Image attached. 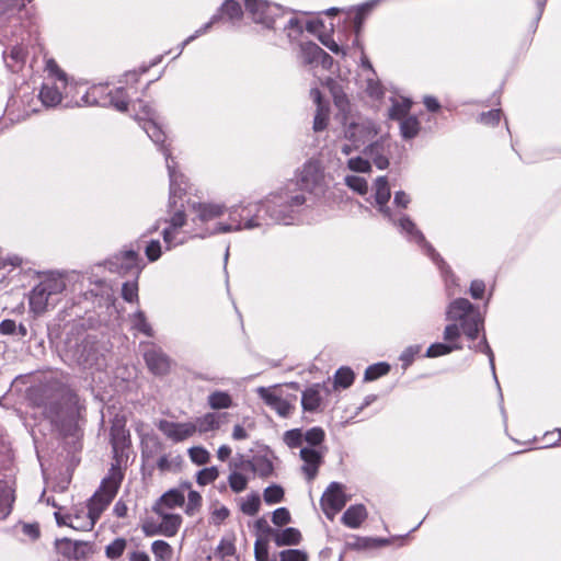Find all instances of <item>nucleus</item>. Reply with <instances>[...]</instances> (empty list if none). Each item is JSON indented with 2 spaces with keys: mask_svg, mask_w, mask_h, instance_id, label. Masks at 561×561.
<instances>
[{
  "mask_svg": "<svg viewBox=\"0 0 561 561\" xmlns=\"http://www.w3.org/2000/svg\"><path fill=\"white\" fill-rule=\"evenodd\" d=\"M305 203L306 196L304 193L286 186L267 197L263 205L265 215L271 221L289 225L296 219Z\"/></svg>",
  "mask_w": 561,
  "mask_h": 561,
  "instance_id": "obj_1",
  "label": "nucleus"
},
{
  "mask_svg": "<svg viewBox=\"0 0 561 561\" xmlns=\"http://www.w3.org/2000/svg\"><path fill=\"white\" fill-rule=\"evenodd\" d=\"M176 193L174 196H172V193L170 192L169 197V209H170V217L167 219H163V222L168 226L162 230V237L165 244L167 250H171L178 245H181L187 241L190 236H187L185 232H183L181 229L186 222V216L184 213L183 205L181 204L178 206L176 198H181L183 194L186 192V182L184 176L182 179L178 180V183L175 185ZM162 222V219L157 220L154 225V230H157Z\"/></svg>",
  "mask_w": 561,
  "mask_h": 561,
  "instance_id": "obj_2",
  "label": "nucleus"
},
{
  "mask_svg": "<svg viewBox=\"0 0 561 561\" xmlns=\"http://www.w3.org/2000/svg\"><path fill=\"white\" fill-rule=\"evenodd\" d=\"M139 111L136 114V119L142 122V129L148 137L159 147V150L164 154L169 178L171 180L172 196L176 193L175 185L179 179L183 178L182 173L176 171L175 161L171 156L169 147L164 144L165 135L156 121L154 110L141 100L137 101Z\"/></svg>",
  "mask_w": 561,
  "mask_h": 561,
  "instance_id": "obj_3",
  "label": "nucleus"
},
{
  "mask_svg": "<svg viewBox=\"0 0 561 561\" xmlns=\"http://www.w3.org/2000/svg\"><path fill=\"white\" fill-rule=\"evenodd\" d=\"M262 210H264L263 202L233 206L229 210V222L217 224L211 233L231 232L243 229L250 230L268 225L265 217L261 215Z\"/></svg>",
  "mask_w": 561,
  "mask_h": 561,
  "instance_id": "obj_4",
  "label": "nucleus"
},
{
  "mask_svg": "<svg viewBox=\"0 0 561 561\" xmlns=\"http://www.w3.org/2000/svg\"><path fill=\"white\" fill-rule=\"evenodd\" d=\"M66 288L65 279L57 274L46 275L30 293V310L35 314L44 313L54 307Z\"/></svg>",
  "mask_w": 561,
  "mask_h": 561,
  "instance_id": "obj_5",
  "label": "nucleus"
},
{
  "mask_svg": "<svg viewBox=\"0 0 561 561\" xmlns=\"http://www.w3.org/2000/svg\"><path fill=\"white\" fill-rule=\"evenodd\" d=\"M123 479L124 473L122 472L121 467L117 465H112L107 476L103 478L99 489L91 496L87 504V512L94 518L95 522L99 520L102 513L107 508V506L116 496Z\"/></svg>",
  "mask_w": 561,
  "mask_h": 561,
  "instance_id": "obj_6",
  "label": "nucleus"
},
{
  "mask_svg": "<svg viewBox=\"0 0 561 561\" xmlns=\"http://www.w3.org/2000/svg\"><path fill=\"white\" fill-rule=\"evenodd\" d=\"M447 320L459 321L462 332L469 340L477 339L483 329V318L480 311L465 298L453 300L446 311Z\"/></svg>",
  "mask_w": 561,
  "mask_h": 561,
  "instance_id": "obj_7",
  "label": "nucleus"
},
{
  "mask_svg": "<svg viewBox=\"0 0 561 561\" xmlns=\"http://www.w3.org/2000/svg\"><path fill=\"white\" fill-rule=\"evenodd\" d=\"M78 105H99L114 107L119 112L128 108V98L124 88L110 89L107 84H94L81 96Z\"/></svg>",
  "mask_w": 561,
  "mask_h": 561,
  "instance_id": "obj_8",
  "label": "nucleus"
},
{
  "mask_svg": "<svg viewBox=\"0 0 561 561\" xmlns=\"http://www.w3.org/2000/svg\"><path fill=\"white\" fill-rule=\"evenodd\" d=\"M393 219L394 221L391 222L397 226L410 241L417 243L422 248L425 254L437 265L444 276L451 274L449 266L446 265L442 256L436 252L432 244L426 241L422 231L417 229L416 225L409 216L401 215L397 217L393 214Z\"/></svg>",
  "mask_w": 561,
  "mask_h": 561,
  "instance_id": "obj_9",
  "label": "nucleus"
},
{
  "mask_svg": "<svg viewBox=\"0 0 561 561\" xmlns=\"http://www.w3.org/2000/svg\"><path fill=\"white\" fill-rule=\"evenodd\" d=\"M324 185V172L321 163L317 160L307 161L298 173L297 182L289 183L291 190L304 193H317L322 191Z\"/></svg>",
  "mask_w": 561,
  "mask_h": 561,
  "instance_id": "obj_10",
  "label": "nucleus"
},
{
  "mask_svg": "<svg viewBox=\"0 0 561 561\" xmlns=\"http://www.w3.org/2000/svg\"><path fill=\"white\" fill-rule=\"evenodd\" d=\"M140 262L141 260L138 252L129 249L123 250L113 255L106 262V265L111 272H115L121 275L130 274L137 278L144 267L140 265Z\"/></svg>",
  "mask_w": 561,
  "mask_h": 561,
  "instance_id": "obj_11",
  "label": "nucleus"
},
{
  "mask_svg": "<svg viewBox=\"0 0 561 561\" xmlns=\"http://www.w3.org/2000/svg\"><path fill=\"white\" fill-rule=\"evenodd\" d=\"M245 9L255 23L273 27L276 18L282 15V8L265 0H244Z\"/></svg>",
  "mask_w": 561,
  "mask_h": 561,
  "instance_id": "obj_12",
  "label": "nucleus"
},
{
  "mask_svg": "<svg viewBox=\"0 0 561 561\" xmlns=\"http://www.w3.org/2000/svg\"><path fill=\"white\" fill-rule=\"evenodd\" d=\"M347 497L343 491V485L339 482H331L324 491L320 504L324 515L333 519L346 504Z\"/></svg>",
  "mask_w": 561,
  "mask_h": 561,
  "instance_id": "obj_13",
  "label": "nucleus"
},
{
  "mask_svg": "<svg viewBox=\"0 0 561 561\" xmlns=\"http://www.w3.org/2000/svg\"><path fill=\"white\" fill-rule=\"evenodd\" d=\"M378 134L375 123L370 119H362L350 123L344 130V136L355 148H359L366 141L373 139Z\"/></svg>",
  "mask_w": 561,
  "mask_h": 561,
  "instance_id": "obj_14",
  "label": "nucleus"
},
{
  "mask_svg": "<svg viewBox=\"0 0 561 561\" xmlns=\"http://www.w3.org/2000/svg\"><path fill=\"white\" fill-rule=\"evenodd\" d=\"M158 430L171 442L181 443L195 435L193 422H173L169 420H159Z\"/></svg>",
  "mask_w": 561,
  "mask_h": 561,
  "instance_id": "obj_15",
  "label": "nucleus"
},
{
  "mask_svg": "<svg viewBox=\"0 0 561 561\" xmlns=\"http://www.w3.org/2000/svg\"><path fill=\"white\" fill-rule=\"evenodd\" d=\"M234 469H249L261 478L272 476L274 466L272 460L265 455H256L252 459H244L240 456L239 461H233Z\"/></svg>",
  "mask_w": 561,
  "mask_h": 561,
  "instance_id": "obj_16",
  "label": "nucleus"
},
{
  "mask_svg": "<svg viewBox=\"0 0 561 561\" xmlns=\"http://www.w3.org/2000/svg\"><path fill=\"white\" fill-rule=\"evenodd\" d=\"M145 362L149 370L159 376H163L170 371L171 360L163 351L153 344L149 345L144 353Z\"/></svg>",
  "mask_w": 561,
  "mask_h": 561,
  "instance_id": "obj_17",
  "label": "nucleus"
},
{
  "mask_svg": "<svg viewBox=\"0 0 561 561\" xmlns=\"http://www.w3.org/2000/svg\"><path fill=\"white\" fill-rule=\"evenodd\" d=\"M228 413L226 412H207L195 419L193 425L195 434L204 435L209 432L218 431L224 423L227 422Z\"/></svg>",
  "mask_w": 561,
  "mask_h": 561,
  "instance_id": "obj_18",
  "label": "nucleus"
},
{
  "mask_svg": "<svg viewBox=\"0 0 561 561\" xmlns=\"http://www.w3.org/2000/svg\"><path fill=\"white\" fill-rule=\"evenodd\" d=\"M259 397L280 416H288L293 412V405L271 388L260 387L256 390Z\"/></svg>",
  "mask_w": 561,
  "mask_h": 561,
  "instance_id": "obj_19",
  "label": "nucleus"
},
{
  "mask_svg": "<svg viewBox=\"0 0 561 561\" xmlns=\"http://www.w3.org/2000/svg\"><path fill=\"white\" fill-rule=\"evenodd\" d=\"M364 153L373 160L379 170L387 169L389 165V139L381 137L379 140L366 147Z\"/></svg>",
  "mask_w": 561,
  "mask_h": 561,
  "instance_id": "obj_20",
  "label": "nucleus"
},
{
  "mask_svg": "<svg viewBox=\"0 0 561 561\" xmlns=\"http://www.w3.org/2000/svg\"><path fill=\"white\" fill-rule=\"evenodd\" d=\"M390 187L386 176H379L375 181V201L378 205L379 211L382 214L385 218L389 221H394L393 213L387 206L390 199Z\"/></svg>",
  "mask_w": 561,
  "mask_h": 561,
  "instance_id": "obj_21",
  "label": "nucleus"
},
{
  "mask_svg": "<svg viewBox=\"0 0 561 561\" xmlns=\"http://www.w3.org/2000/svg\"><path fill=\"white\" fill-rule=\"evenodd\" d=\"M300 458L304 461L301 470L308 481H312L322 463V454L314 448L302 447L300 449Z\"/></svg>",
  "mask_w": 561,
  "mask_h": 561,
  "instance_id": "obj_22",
  "label": "nucleus"
},
{
  "mask_svg": "<svg viewBox=\"0 0 561 561\" xmlns=\"http://www.w3.org/2000/svg\"><path fill=\"white\" fill-rule=\"evenodd\" d=\"M111 445L113 449L114 458L116 459V463L119 467V457L123 454L124 449L128 445L129 433L126 430L125 425L119 421L113 423L110 430Z\"/></svg>",
  "mask_w": 561,
  "mask_h": 561,
  "instance_id": "obj_23",
  "label": "nucleus"
},
{
  "mask_svg": "<svg viewBox=\"0 0 561 561\" xmlns=\"http://www.w3.org/2000/svg\"><path fill=\"white\" fill-rule=\"evenodd\" d=\"M62 87L59 81L46 80L39 91V99L45 106H56L61 102Z\"/></svg>",
  "mask_w": 561,
  "mask_h": 561,
  "instance_id": "obj_24",
  "label": "nucleus"
},
{
  "mask_svg": "<svg viewBox=\"0 0 561 561\" xmlns=\"http://www.w3.org/2000/svg\"><path fill=\"white\" fill-rule=\"evenodd\" d=\"M185 504L184 493L178 489L165 492L153 506L154 513L170 512L175 507H182Z\"/></svg>",
  "mask_w": 561,
  "mask_h": 561,
  "instance_id": "obj_25",
  "label": "nucleus"
},
{
  "mask_svg": "<svg viewBox=\"0 0 561 561\" xmlns=\"http://www.w3.org/2000/svg\"><path fill=\"white\" fill-rule=\"evenodd\" d=\"M367 517L366 507L363 504L350 506L342 516V522L350 528H358Z\"/></svg>",
  "mask_w": 561,
  "mask_h": 561,
  "instance_id": "obj_26",
  "label": "nucleus"
},
{
  "mask_svg": "<svg viewBox=\"0 0 561 561\" xmlns=\"http://www.w3.org/2000/svg\"><path fill=\"white\" fill-rule=\"evenodd\" d=\"M157 514L161 518V522L159 524L161 535L167 537L174 536L182 524V517L179 514H172L171 512L164 511H162V513Z\"/></svg>",
  "mask_w": 561,
  "mask_h": 561,
  "instance_id": "obj_27",
  "label": "nucleus"
},
{
  "mask_svg": "<svg viewBox=\"0 0 561 561\" xmlns=\"http://www.w3.org/2000/svg\"><path fill=\"white\" fill-rule=\"evenodd\" d=\"M67 519L69 520V527L83 531L92 530L96 523L84 508L77 511L75 514H68Z\"/></svg>",
  "mask_w": 561,
  "mask_h": 561,
  "instance_id": "obj_28",
  "label": "nucleus"
},
{
  "mask_svg": "<svg viewBox=\"0 0 561 561\" xmlns=\"http://www.w3.org/2000/svg\"><path fill=\"white\" fill-rule=\"evenodd\" d=\"M319 388L320 385H313L302 392L301 405L305 411L314 412L319 409L322 401Z\"/></svg>",
  "mask_w": 561,
  "mask_h": 561,
  "instance_id": "obj_29",
  "label": "nucleus"
},
{
  "mask_svg": "<svg viewBox=\"0 0 561 561\" xmlns=\"http://www.w3.org/2000/svg\"><path fill=\"white\" fill-rule=\"evenodd\" d=\"M276 546L298 545L301 540V534L297 528L288 527L283 530H274L273 534Z\"/></svg>",
  "mask_w": 561,
  "mask_h": 561,
  "instance_id": "obj_30",
  "label": "nucleus"
},
{
  "mask_svg": "<svg viewBox=\"0 0 561 561\" xmlns=\"http://www.w3.org/2000/svg\"><path fill=\"white\" fill-rule=\"evenodd\" d=\"M14 500L13 489L5 482L0 481V519L5 518L11 513Z\"/></svg>",
  "mask_w": 561,
  "mask_h": 561,
  "instance_id": "obj_31",
  "label": "nucleus"
},
{
  "mask_svg": "<svg viewBox=\"0 0 561 561\" xmlns=\"http://www.w3.org/2000/svg\"><path fill=\"white\" fill-rule=\"evenodd\" d=\"M207 404L213 410H222L231 408L233 401L228 392L216 390L207 397Z\"/></svg>",
  "mask_w": 561,
  "mask_h": 561,
  "instance_id": "obj_32",
  "label": "nucleus"
},
{
  "mask_svg": "<svg viewBox=\"0 0 561 561\" xmlns=\"http://www.w3.org/2000/svg\"><path fill=\"white\" fill-rule=\"evenodd\" d=\"M229 468L231 470L230 474L228 476V484L230 489L234 493L243 492L248 488V477L240 472V469H234L233 461L229 463Z\"/></svg>",
  "mask_w": 561,
  "mask_h": 561,
  "instance_id": "obj_33",
  "label": "nucleus"
},
{
  "mask_svg": "<svg viewBox=\"0 0 561 561\" xmlns=\"http://www.w3.org/2000/svg\"><path fill=\"white\" fill-rule=\"evenodd\" d=\"M324 50L316 43L307 42L300 45V55L305 64L313 65L318 62L320 55H323Z\"/></svg>",
  "mask_w": 561,
  "mask_h": 561,
  "instance_id": "obj_34",
  "label": "nucleus"
},
{
  "mask_svg": "<svg viewBox=\"0 0 561 561\" xmlns=\"http://www.w3.org/2000/svg\"><path fill=\"white\" fill-rule=\"evenodd\" d=\"M26 50L22 46H13L4 54V60L12 70L16 71L25 61Z\"/></svg>",
  "mask_w": 561,
  "mask_h": 561,
  "instance_id": "obj_35",
  "label": "nucleus"
},
{
  "mask_svg": "<svg viewBox=\"0 0 561 561\" xmlns=\"http://www.w3.org/2000/svg\"><path fill=\"white\" fill-rule=\"evenodd\" d=\"M196 211L202 221H209L224 214V206L219 204H198Z\"/></svg>",
  "mask_w": 561,
  "mask_h": 561,
  "instance_id": "obj_36",
  "label": "nucleus"
},
{
  "mask_svg": "<svg viewBox=\"0 0 561 561\" xmlns=\"http://www.w3.org/2000/svg\"><path fill=\"white\" fill-rule=\"evenodd\" d=\"M151 551L156 561H171L173 557L172 547L164 540H156L151 543Z\"/></svg>",
  "mask_w": 561,
  "mask_h": 561,
  "instance_id": "obj_37",
  "label": "nucleus"
},
{
  "mask_svg": "<svg viewBox=\"0 0 561 561\" xmlns=\"http://www.w3.org/2000/svg\"><path fill=\"white\" fill-rule=\"evenodd\" d=\"M420 131V122L415 116H408L400 123V133L404 139L414 138Z\"/></svg>",
  "mask_w": 561,
  "mask_h": 561,
  "instance_id": "obj_38",
  "label": "nucleus"
},
{
  "mask_svg": "<svg viewBox=\"0 0 561 561\" xmlns=\"http://www.w3.org/2000/svg\"><path fill=\"white\" fill-rule=\"evenodd\" d=\"M261 507V499L260 495L255 492L245 496V499L241 503V511L243 514L248 516H254L259 513Z\"/></svg>",
  "mask_w": 561,
  "mask_h": 561,
  "instance_id": "obj_39",
  "label": "nucleus"
},
{
  "mask_svg": "<svg viewBox=\"0 0 561 561\" xmlns=\"http://www.w3.org/2000/svg\"><path fill=\"white\" fill-rule=\"evenodd\" d=\"M462 346L459 343L453 344H444V343H434L426 351V357H438L443 355H447L455 350H461Z\"/></svg>",
  "mask_w": 561,
  "mask_h": 561,
  "instance_id": "obj_40",
  "label": "nucleus"
},
{
  "mask_svg": "<svg viewBox=\"0 0 561 561\" xmlns=\"http://www.w3.org/2000/svg\"><path fill=\"white\" fill-rule=\"evenodd\" d=\"M45 70L48 72L46 80L59 81L62 87H67L66 73L58 67L54 59H47Z\"/></svg>",
  "mask_w": 561,
  "mask_h": 561,
  "instance_id": "obj_41",
  "label": "nucleus"
},
{
  "mask_svg": "<svg viewBox=\"0 0 561 561\" xmlns=\"http://www.w3.org/2000/svg\"><path fill=\"white\" fill-rule=\"evenodd\" d=\"M354 381V373L348 367H341L334 375V387L335 388H348Z\"/></svg>",
  "mask_w": 561,
  "mask_h": 561,
  "instance_id": "obj_42",
  "label": "nucleus"
},
{
  "mask_svg": "<svg viewBox=\"0 0 561 561\" xmlns=\"http://www.w3.org/2000/svg\"><path fill=\"white\" fill-rule=\"evenodd\" d=\"M263 499L268 505L280 503L284 500V490L278 484H272L263 491Z\"/></svg>",
  "mask_w": 561,
  "mask_h": 561,
  "instance_id": "obj_43",
  "label": "nucleus"
},
{
  "mask_svg": "<svg viewBox=\"0 0 561 561\" xmlns=\"http://www.w3.org/2000/svg\"><path fill=\"white\" fill-rule=\"evenodd\" d=\"M190 459L197 466H203L209 462L210 454L203 446H194L187 450Z\"/></svg>",
  "mask_w": 561,
  "mask_h": 561,
  "instance_id": "obj_44",
  "label": "nucleus"
},
{
  "mask_svg": "<svg viewBox=\"0 0 561 561\" xmlns=\"http://www.w3.org/2000/svg\"><path fill=\"white\" fill-rule=\"evenodd\" d=\"M390 366L387 363H377L366 368L364 379L373 381L388 374Z\"/></svg>",
  "mask_w": 561,
  "mask_h": 561,
  "instance_id": "obj_45",
  "label": "nucleus"
},
{
  "mask_svg": "<svg viewBox=\"0 0 561 561\" xmlns=\"http://www.w3.org/2000/svg\"><path fill=\"white\" fill-rule=\"evenodd\" d=\"M345 184L353 190L354 192L365 195L368 192V184L367 181L358 175H346Z\"/></svg>",
  "mask_w": 561,
  "mask_h": 561,
  "instance_id": "obj_46",
  "label": "nucleus"
},
{
  "mask_svg": "<svg viewBox=\"0 0 561 561\" xmlns=\"http://www.w3.org/2000/svg\"><path fill=\"white\" fill-rule=\"evenodd\" d=\"M219 477V470L217 467L211 466L204 468L197 472L196 482L199 485H207L214 482Z\"/></svg>",
  "mask_w": 561,
  "mask_h": 561,
  "instance_id": "obj_47",
  "label": "nucleus"
},
{
  "mask_svg": "<svg viewBox=\"0 0 561 561\" xmlns=\"http://www.w3.org/2000/svg\"><path fill=\"white\" fill-rule=\"evenodd\" d=\"M126 540L124 538H116L105 547V554L110 559L119 558L126 549Z\"/></svg>",
  "mask_w": 561,
  "mask_h": 561,
  "instance_id": "obj_48",
  "label": "nucleus"
},
{
  "mask_svg": "<svg viewBox=\"0 0 561 561\" xmlns=\"http://www.w3.org/2000/svg\"><path fill=\"white\" fill-rule=\"evenodd\" d=\"M134 328L147 336L153 335V330L148 323L146 316L142 311H137L133 317Z\"/></svg>",
  "mask_w": 561,
  "mask_h": 561,
  "instance_id": "obj_49",
  "label": "nucleus"
},
{
  "mask_svg": "<svg viewBox=\"0 0 561 561\" xmlns=\"http://www.w3.org/2000/svg\"><path fill=\"white\" fill-rule=\"evenodd\" d=\"M329 119V107L327 105H320L317 107V113L313 119V129L321 131L325 129Z\"/></svg>",
  "mask_w": 561,
  "mask_h": 561,
  "instance_id": "obj_50",
  "label": "nucleus"
},
{
  "mask_svg": "<svg viewBox=\"0 0 561 561\" xmlns=\"http://www.w3.org/2000/svg\"><path fill=\"white\" fill-rule=\"evenodd\" d=\"M411 108V102L409 100H403L402 102H396L389 112V116L393 119H404L405 115L409 113Z\"/></svg>",
  "mask_w": 561,
  "mask_h": 561,
  "instance_id": "obj_51",
  "label": "nucleus"
},
{
  "mask_svg": "<svg viewBox=\"0 0 561 561\" xmlns=\"http://www.w3.org/2000/svg\"><path fill=\"white\" fill-rule=\"evenodd\" d=\"M202 495L197 491L191 490L187 495L185 513L191 516L197 513L202 506Z\"/></svg>",
  "mask_w": 561,
  "mask_h": 561,
  "instance_id": "obj_52",
  "label": "nucleus"
},
{
  "mask_svg": "<svg viewBox=\"0 0 561 561\" xmlns=\"http://www.w3.org/2000/svg\"><path fill=\"white\" fill-rule=\"evenodd\" d=\"M122 297L128 302L138 301V283L136 278L131 282H126L123 284Z\"/></svg>",
  "mask_w": 561,
  "mask_h": 561,
  "instance_id": "obj_53",
  "label": "nucleus"
},
{
  "mask_svg": "<svg viewBox=\"0 0 561 561\" xmlns=\"http://www.w3.org/2000/svg\"><path fill=\"white\" fill-rule=\"evenodd\" d=\"M221 11L230 20H239L242 16V8H241L240 3L234 0H227L221 5Z\"/></svg>",
  "mask_w": 561,
  "mask_h": 561,
  "instance_id": "obj_54",
  "label": "nucleus"
},
{
  "mask_svg": "<svg viewBox=\"0 0 561 561\" xmlns=\"http://www.w3.org/2000/svg\"><path fill=\"white\" fill-rule=\"evenodd\" d=\"M284 442L289 448H297L304 442V433L299 428L289 430L284 434Z\"/></svg>",
  "mask_w": 561,
  "mask_h": 561,
  "instance_id": "obj_55",
  "label": "nucleus"
},
{
  "mask_svg": "<svg viewBox=\"0 0 561 561\" xmlns=\"http://www.w3.org/2000/svg\"><path fill=\"white\" fill-rule=\"evenodd\" d=\"M324 431L321 427H312L304 434V440L311 446H318L324 440Z\"/></svg>",
  "mask_w": 561,
  "mask_h": 561,
  "instance_id": "obj_56",
  "label": "nucleus"
},
{
  "mask_svg": "<svg viewBox=\"0 0 561 561\" xmlns=\"http://www.w3.org/2000/svg\"><path fill=\"white\" fill-rule=\"evenodd\" d=\"M347 168L354 172L367 173L370 172L371 165L367 159L362 157L351 158L347 161Z\"/></svg>",
  "mask_w": 561,
  "mask_h": 561,
  "instance_id": "obj_57",
  "label": "nucleus"
},
{
  "mask_svg": "<svg viewBox=\"0 0 561 561\" xmlns=\"http://www.w3.org/2000/svg\"><path fill=\"white\" fill-rule=\"evenodd\" d=\"M59 549L61 553L68 558L78 559L77 550L78 547L81 545L77 541H71L69 539H61L58 541Z\"/></svg>",
  "mask_w": 561,
  "mask_h": 561,
  "instance_id": "obj_58",
  "label": "nucleus"
},
{
  "mask_svg": "<svg viewBox=\"0 0 561 561\" xmlns=\"http://www.w3.org/2000/svg\"><path fill=\"white\" fill-rule=\"evenodd\" d=\"M254 558L256 561H268V542L257 538L254 543Z\"/></svg>",
  "mask_w": 561,
  "mask_h": 561,
  "instance_id": "obj_59",
  "label": "nucleus"
},
{
  "mask_svg": "<svg viewBox=\"0 0 561 561\" xmlns=\"http://www.w3.org/2000/svg\"><path fill=\"white\" fill-rule=\"evenodd\" d=\"M279 559L280 561H308V556L302 550L288 549L280 551Z\"/></svg>",
  "mask_w": 561,
  "mask_h": 561,
  "instance_id": "obj_60",
  "label": "nucleus"
},
{
  "mask_svg": "<svg viewBox=\"0 0 561 561\" xmlns=\"http://www.w3.org/2000/svg\"><path fill=\"white\" fill-rule=\"evenodd\" d=\"M272 522L276 526H284L290 522V514L286 507L276 508L272 514Z\"/></svg>",
  "mask_w": 561,
  "mask_h": 561,
  "instance_id": "obj_61",
  "label": "nucleus"
},
{
  "mask_svg": "<svg viewBox=\"0 0 561 561\" xmlns=\"http://www.w3.org/2000/svg\"><path fill=\"white\" fill-rule=\"evenodd\" d=\"M180 457L171 459L168 455H162L157 462V467L160 471H171L174 467L179 466Z\"/></svg>",
  "mask_w": 561,
  "mask_h": 561,
  "instance_id": "obj_62",
  "label": "nucleus"
},
{
  "mask_svg": "<svg viewBox=\"0 0 561 561\" xmlns=\"http://www.w3.org/2000/svg\"><path fill=\"white\" fill-rule=\"evenodd\" d=\"M146 255L150 262L157 261L161 256V244L158 240H152L145 249Z\"/></svg>",
  "mask_w": 561,
  "mask_h": 561,
  "instance_id": "obj_63",
  "label": "nucleus"
},
{
  "mask_svg": "<svg viewBox=\"0 0 561 561\" xmlns=\"http://www.w3.org/2000/svg\"><path fill=\"white\" fill-rule=\"evenodd\" d=\"M420 345H411L402 352L400 360L403 363L404 366H409L412 364L414 357L420 353Z\"/></svg>",
  "mask_w": 561,
  "mask_h": 561,
  "instance_id": "obj_64",
  "label": "nucleus"
}]
</instances>
